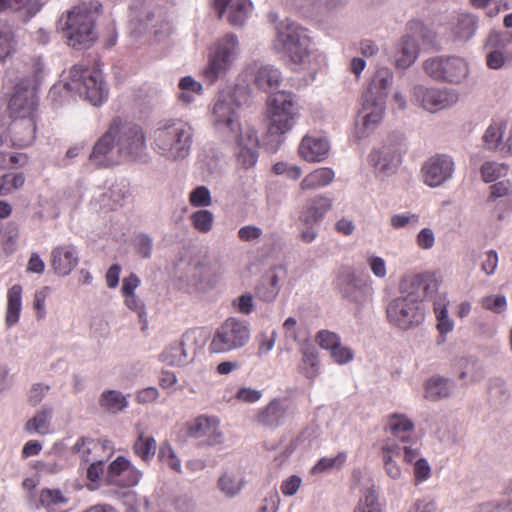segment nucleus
Instances as JSON below:
<instances>
[{
  "label": "nucleus",
  "mask_w": 512,
  "mask_h": 512,
  "mask_svg": "<svg viewBox=\"0 0 512 512\" xmlns=\"http://www.w3.org/2000/svg\"><path fill=\"white\" fill-rule=\"evenodd\" d=\"M385 111V101H373L364 96V102L356 121L354 137L358 140L368 137L378 126Z\"/></svg>",
  "instance_id": "18"
},
{
  "label": "nucleus",
  "mask_w": 512,
  "mask_h": 512,
  "mask_svg": "<svg viewBox=\"0 0 512 512\" xmlns=\"http://www.w3.org/2000/svg\"><path fill=\"white\" fill-rule=\"evenodd\" d=\"M79 263L78 248L71 243H63L51 250L50 265L58 276H68Z\"/></svg>",
  "instance_id": "21"
},
{
  "label": "nucleus",
  "mask_w": 512,
  "mask_h": 512,
  "mask_svg": "<svg viewBox=\"0 0 512 512\" xmlns=\"http://www.w3.org/2000/svg\"><path fill=\"white\" fill-rule=\"evenodd\" d=\"M36 106L35 91L33 89H22L20 86H17L15 93L9 101L8 108L12 117L20 118V121L15 123L14 128H25L28 130L26 137L20 139L23 145H28L35 139L36 124L33 113L36 110Z\"/></svg>",
  "instance_id": "11"
},
{
  "label": "nucleus",
  "mask_w": 512,
  "mask_h": 512,
  "mask_svg": "<svg viewBox=\"0 0 512 512\" xmlns=\"http://www.w3.org/2000/svg\"><path fill=\"white\" fill-rule=\"evenodd\" d=\"M141 477L142 472L136 469L134 466H132L129 462L121 476H119L115 480H112V485L122 488L133 487L139 483Z\"/></svg>",
  "instance_id": "52"
},
{
  "label": "nucleus",
  "mask_w": 512,
  "mask_h": 512,
  "mask_svg": "<svg viewBox=\"0 0 512 512\" xmlns=\"http://www.w3.org/2000/svg\"><path fill=\"white\" fill-rule=\"evenodd\" d=\"M238 45L235 34H227L216 43L204 69V76L211 84L223 77L232 67L238 55Z\"/></svg>",
  "instance_id": "12"
},
{
  "label": "nucleus",
  "mask_w": 512,
  "mask_h": 512,
  "mask_svg": "<svg viewBox=\"0 0 512 512\" xmlns=\"http://www.w3.org/2000/svg\"><path fill=\"white\" fill-rule=\"evenodd\" d=\"M67 501L68 499L59 489H43L40 494V503L47 508L64 504Z\"/></svg>",
  "instance_id": "60"
},
{
  "label": "nucleus",
  "mask_w": 512,
  "mask_h": 512,
  "mask_svg": "<svg viewBox=\"0 0 512 512\" xmlns=\"http://www.w3.org/2000/svg\"><path fill=\"white\" fill-rule=\"evenodd\" d=\"M201 336V331L197 329L187 330L179 342L172 343L160 354V360L170 366H184L190 363L196 351L202 346Z\"/></svg>",
  "instance_id": "14"
},
{
  "label": "nucleus",
  "mask_w": 512,
  "mask_h": 512,
  "mask_svg": "<svg viewBox=\"0 0 512 512\" xmlns=\"http://www.w3.org/2000/svg\"><path fill=\"white\" fill-rule=\"evenodd\" d=\"M285 277V271L273 268L261 276L255 286L256 297L267 303L274 302L281 290L282 280Z\"/></svg>",
  "instance_id": "23"
},
{
  "label": "nucleus",
  "mask_w": 512,
  "mask_h": 512,
  "mask_svg": "<svg viewBox=\"0 0 512 512\" xmlns=\"http://www.w3.org/2000/svg\"><path fill=\"white\" fill-rule=\"evenodd\" d=\"M425 73L438 82L461 84L469 75V64L465 58L451 56H435L423 62Z\"/></svg>",
  "instance_id": "8"
},
{
  "label": "nucleus",
  "mask_w": 512,
  "mask_h": 512,
  "mask_svg": "<svg viewBox=\"0 0 512 512\" xmlns=\"http://www.w3.org/2000/svg\"><path fill=\"white\" fill-rule=\"evenodd\" d=\"M192 126L182 119H165L152 133L154 151L168 161L178 162L189 157L193 144Z\"/></svg>",
  "instance_id": "3"
},
{
  "label": "nucleus",
  "mask_w": 512,
  "mask_h": 512,
  "mask_svg": "<svg viewBox=\"0 0 512 512\" xmlns=\"http://www.w3.org/2000/svg\"><path fill=\"white\" fill-rule=\"evenodd\" d=\"M272 48L302 70L314 73L323 62L322 55L313 47L307 29L291 20L279 23Z\"/></svg>",
  "instance_id": "1"
},
{
  "label": "nucleus",
  "mask_w": 512,
  "mask_h": 512,
  "mask_svg": "<svg viewBox=\"0 0 512 512\" xmlns=\"http://www.w3.org/2000/svg\"><path fill=\"white\" fill-rule=\"evenodd\" d=\"M347 460V454L343 451L339 452L335 457H323L317 461L312 467V474H322L331 470H339L343 467Z\"/></svg>",
  "instance_id": "46"
},
{
  "label": "nucleus",
  "mask_w": 512,
  "mask_h": 512,
  "mask_svg": "<svg viewBox=\"0 0 512 512\" xmlns=\"http://www.w3.org/2000/svg\"><path fill=\"white\" fill-rule=\"evenodd\" d=\"M418 55V40L414 36L406 35L397 45V50L395 53L396 66L398 68L406 69L417 60Z\"/></svg>",
  "instance_id": "30"
},
{
  "label": "nucleus",
  "mask_w": 512,
  "mask_h": 512,
  "mask_svg": "<svg viewBox=\"0 0 512 512\" xmlns=\"http://www.w3.org/2000/svg\"><path fill=\"white\" fill-rule=\"evenodd\" d=\"M133 451L143 461L149 462L156 454L157 442L152 435H147L144 430L138 427Z\"/></svg>",
  "instance_id": "37"
},
{
  "label": "nucleus",
  "mask_w": 512,
  "mask_h": 512,
  "mask_svg": "<svg viewBox=\"0 0 512 512\" xmlns=\"http://www.w3.org/2000/svg\"><path fill=\"white\" fill-rule=\"evenodd\" d=\"M316 341L321 348L329 350L330 352L333 349L335 350L337 345L341 343L340 337L329 330H320L316 335Z\"/></svg>",
  "instance_id": "62"
},
{
  "label": "nucleus",
  "mask_w": 512,
  "mask_h": 512,
  "mask_svg": "<svg viewBox=\"0 0 512 512\" xmlns=\"http://www.w3.org/2000/svg\"><path fill=\"white\" fill-rule=\"evenodd\" d=\"M319 359L315 348L307 347L299 365V371L309 380H314L319 374Z\"/></svg>",
  "instance_id": "42"
},
{
  "label": "nucleus",
  "mask_w": 512,
  "mask_h": 512,
  "mask_svg": "<svg viewBox=\"0 0 512 512\" xmlns=\"http://www.w3.org/2000/svg\"><path fill=\"white\" fill-rule=\"evenodd\" d=\"M393 83V73L388 68L377 70L365 96L373 101H384Z\"/></svg>",
  "instance_id": "33"
},
{
  "label": "nucleus",
  "mask_w": 512,
  "mask_h": 512,
  "mask_svg": "<svg viewBox=\"0 0 512 512\" xmlns=\"http://www.w3.org/2000/svg\"><path fill=\"white\" fill-rule=\"evenodd\" d=\"M506 122L493 120L485 130L482 141L486 150L499 148V138L505 136Z\"/></svg>",
  "instance_id": "44"
},
{
  "label": "nucleus",
  "mask_w": 512,
  "mask_h": 512,
  "mask_svg": "<svg viewBox=\"0 0 512 512\" xmlns=\"http://www.w3.org/2000/svg\"><path fill=\"white\" fill-rule=\"evenodd\" d=\"M497 205L503 204L508 213L512 211V182L510 180H502L490 186V195L488 201H497Z\"/></svg>",
  "instance_id": "40"
},
{
  "label": "nucleus",
  "mask_w": 512,
  "mask_h": 512,
  "mask_svg": "<svg viewBox=\"0 0 512 512\" xmlns=\"http://www.w3.org/2000/svg\"><path fill=\"white\" fill-rule=\"evenodd\" d=\"M52 412V407H42L30 420L26 422L25 431L30 434H47L50 428Z\"/></svg>",
  "instance_id": "39"
},
{
  "label": "nucleus",
  "mask_w": 512,
  "mask_h": 512,
  "mask_svg": "<svg viewBox=\"0 0 512 512\" xmlns=\"http://www.w3.org/2000/svg\"><path fill=\"white\" fill-rule=\"evenodd\" d=\"M481 307L494 314H503L508 308V301L504 294H490L480 299Z\"/></svg>",
  "instance_id": "50"
},
{
  "label": "nucleus",
  "mask_w": 512,
  "mask_h": 512,
  "mask_svg": "<svg viewBox=\"0 0 512 512\" xmlns=\"http://www.w3.org/2000/svg\"><path fill=\"white\" fill-rule=\"evenodd\" d=\"M124 297L125 305L135 313H137L140 322L147 324L146 311L144 302L136 295H126Z\"/></svg>",
  "instance_id": "63"
},
{
  "label": "nucleus",
  "mask_w": 512,
  "mask_h": 512,
  "mask_svg": "<svg viewBox=\"0 0 512 512\" xmlns=\"http://www.w3.org/2000/svg\"><path fill=\"white\" fill-rule=\"evenodd\" d=\"M454 381L438 375L432 376L425 384V398L436 401L452 394Z\"/></svg>",
  "instance_id": "34"
},
{
  "label": "nucleus",
  "mask_w": 512,
  "mask_h": 512,
  "mask_svg": "<svg viewBox=\"0 0 512 512\" xmlns=\"http://www.w3.org/2000/svg\"><path fill=\"white\" fill-rule=\"evenodd\" d=\"M111 122H117L115 140L118 154L128 161H145L148 151L143 129L137 124L123 122L120 118Z\"/></svg>",
  "instance_id": "7"
},
{
  "label": "nucleus",
  "mask_w": 512,
  "mask_h": 512,
  "mask_svg": "<svg viewBox=\"0 0 512 512\" xmlns=\"http://www.w3.org/2000/svg\"><path fill=\"white\" fill-rule=\"evenodd\" d=\"M293 449L300 448L304 451L320 447V429L317 426L306 427L291 443Z\"/></svg>",
  "instance_id": "41"
},
{
  "label": "nucleus",
  "mask_w": 512,
  "mask_h": 512,
  "mask_svg": "<svg viewBox=\"0 0 512 512\" xmlns=\"http://www.w3.org/2000/svg\"><path fill=\"white\" fill-rule=\"evenodd\" d=\"M434 312L437 318V328L441 334H447L454 328L453 321L448 316L445 297H439L434 302Z\"/></svg>",
  "instance_id": "47"
},
{
  "label": "nucleus",
  "mask_w": 512,
  "mask_h": 512,
  "mask_svg": "<svg viewBox=\"0 0 512 512\" xmlns=\"http://www.w3.org/2000/svg\"><path fill=\"white\" fill-rule=\"evenodd\" d=\"M18 238V226L13 222H8L2 229V243L5 252L13 253L16 250Z\"/></svg>",
  "instance_id": "53"
},
{
  "label": "nucleus",
  "mask_w": 512,
  "mask_h": 512,
  "mask_svg": "<svg viewBox=\"0 0 512 512\" xmlns=\"http://www.w3.org/2000/svg\"><path fill=\"white\" fill-rule=\"evenodd\" d=\"M480 17L470 12L458 13L450 23V34L455 42H468L477 33Z\"/></svg>",
  "instance_id": "24"
},
{
  "label": "nucleus",
  "mask_w": 512,
  "mask_h": 512,
  "mask_svg": "<svg viewBox=\"0 0 512 512\" xmlns=\"http://www.w3.org/2000/svg\"><path fill=\"white\" fill-rule=\"evenodd\" d=\"M243 486L244 478L234 471H226L218 479V487L227 498L236 497Z\"/></svg>",
  "instance_id": "38"
},
{
  "label": "nucleus",
  "mask_w": 512,
  "mask_h": 512,
  "mask_svg": "<svg viewBox=\"0 0 512 512\" xmlns=\"http://www.w3.org/2000/svg\"><path fill=\"white\" fill-rule=\"evenodd\" d=\"M249 323L235 317L226 319L215 331L211 353H226L244 347L250 339Z\"/></svg>",
  "instance_id": "9"
},
{
  "label": "nucleus",
  "mask_w": 512,
  "mask_h": 512,
  "mask_svg": "<svg viewBox=\"0 0 512 512\" xmlns=\"http://www.w3.org/2000/svg\"><path fill=\"white\" fill-rule=\"evenodd\" d=\"M289 416L290 412L287 400L274 398L265 407L259 409L255 420L257 424L261 426L277 428L281 426Z\"/></svg>",
  "instance_id": "22"
},
{
  "label": "nucleus",
  "mask_w": 512,
  "mask_h": 512,
  "mask_svg": "<svg viewBox=\"0 0 512 512\" xmlns=\"http://www.w3.org/2000/svg\"><path fill=\"white\" fill-rule=\"evenodd\" d=\"M117 122H111L108 130L96 141L89 154V162L97 168H107L117 164L114 155L116 147L115 131Z\"/></svg>",
  "instance_id": "19"
},
{
  "label": "nucleus",
  "mask_w": 512,
  "mask_h": 512,
  "mask_svg": "<svg viewBox=\"0 0 512 512\" xmlns=\"http://www.w3.org/2000/svg\"><path fill=\"white\" fill-rule=\"evenodd\" d=\"M267 117L269 125L264 145L269 151L275 152L283 142V135L293 128L299 118V106L295 96L286 91L269 96Z\"/></svg>",
  "instance_id": "4"
},
{
  "label": "nucleus",
  "mask_w": 512,
  "mask_h": 512,
  "mask_svg": "<svg viewBox=\"0 0 512 512\" xmlns=\"http://www.w3.org/2000/svg\"><path fill=\"white\" fill-rule=\"evenodd\" d=\"M414 423L405 414L393 413L389 415L385 431L391 435L387 440L397 443H410L413 440Z\"/></svg>",
  "instance_id": "28"
},
{
  "label": "nucleus",
  "mask_w": 512,
  "mask_h": 512,
  "mask_svg": "<svg viewBox=\"0 0 512 512\" xmlns=\"http://www.w3.org/2000/svg\"><path fill=\"white\" fill-rule=\"evenodd\" d=\"M437 287L436 281L430 279L423 274H408L405 275L400 282V292L402 296H414L417 301H421L428 297L430 291L435 290Z\"/></svg>",
  "instance_id": "26"
},
{
  "label": "nucleus",
  "mask_w": 512,
  "mask_h": 512,
  "mask_svg": "<svg viewBox=\"0 0 512 512\" xmlns=\"http://www.w3.org/2000/svg\"><path fill=\"white\" fill-rule=\"evenodd\" d=\"M127 191L124 186L121 185H113L108 191L103 195V201H106L108 198L111 202L107 203L110 209H116L118 206H122L123 202L126 198Z\"/></svg>",
  "instance_id": "61"
},
{
  "label": "nucleus",
  "mask_w": 512,
  "mask_h": 512,
  "mask_svg": "<svg viewBox=\"0 0 512 512\" xmlns=\"http://www.w3.org/2000/svg\"><path fill=\"white\" fill-rule=\"evenodd\" d=\"M335 177L331 168H319L309 173L300 183L302 191L315 190L329 185Z\"/></svg>",
  "instance_id": "36"
},
{
  "label": "nucleus",
  "mask_w": 512,
  "mask_h": 512,
  "mask_svg": "<svg viewBox=\"0 0 512 512\" xmlns=\"http://www.w3.org/2000/svg\"><path fill=\"white\" fill-rule=\"evenodd\" d=\"M12 9L24 12L26 20L34 17L42 8L40 0H11Z\"/></svg>",
  "instance_id": "59"
},
{
  "label": "nucleus",
  "mask_w": 512,
  "mask_h": 512,
  "mask_svg": "<svg viewBox=\"0 0 512 512\" xmlns=\"http://www.w3.org/2000/svg\"><path fill=\"white\" fill-rule=\"evenodd\" d=\"M214 7L219 18L228 13V22L233 26H242L252 8L250 0H214Z\"/></svg>",
  "instance_id": "27"
},
{
  "label": "nucleus",
  "mask_w": 512,
  "mask_h": 512,
  "mask_svg": "<svg viewBox=\"0 0 512 512\" xmlns=\"http://www.w3.org/2000/svg\"><path fill=\"white\" fill-rule=\"evenodd\" d=\"M100 406L110 413H118L127 407L125 396L116 390H106L101 394Z\"/></svg>",
  "instance_id": "43"
},
{
  "label": "nucleus",
  "mask_w": 512,
  "mask_h": 512,
  "mask_svg": "<svg viewBox=\"0 0 512 512\" xmlns=\"http://www.w3.org/2000/svg\"><path fill=\"white\" fill-rule=\"evenodd\" d=\"M189 202L193 207H208L212 204V196L208 187L197 186L189 193Z\"/></svg>",
  "instance_id": "54"
},
{
  "label": "nucleus",
  "mask_w": 512,
  "mask_h": 512,
  "mask_svg": "<svg viewBox=\"0 0 512 512\" xmlns=\"http://www.w3.org/2000/svg\"><path fill=\"white\" fill-rule=\"evenodd\" d=\"M66 90L78 94L94 106L102 105L108 97V89L102 72L84 65H74L69 72V80L64 84Z\"/></svg>",
  "instance_id": "5"
},
{
  "label": "nucleus",
  "mask_w": 512,
  "mask_h": 512,
  "mask_svg": "<svg viewBox=\"0 0 512 512\" xmlns=\"http://www.w3.org/2000/svg\"><path fill=\"white\" fill-rule=\"evenodd\" d=\"M509 170V166L505 163L496 161H486L480 168L482 180L486 183L494 182L498 178L505 176Z\"/></svg>",
  "instance_id": "48"
},
{
  "label": "nucleus",
  "mask_w": 512,
  "mask_h": 512,
  "mask_svg": "<svg viewBox=\"0 0 512 512\" xmlns=\"http://www.w3.org/2000/svg\"><path fill=\"white\" fill-rule=\"evenodd\" d=\"M455 172V162L448 154H436L428 158L422 168L421 175L423 182L436 188L451 180Z\"/></svg>",
  "instance_id": "16"
},
{
  "label": "nucleus",
  "mask_w": 512,
  "mask_h": 512,
  "mask_svg": "<svg viewBox=\"0 0 512 512\" xmlns=\"http://www.w3.org/2000/svg\"><path fill=\"white\" fill-rule=\"evenodd\" d=\"M335 290L350 303L363 304L373 293L372 280L357 273L353 266L344 265L335 272Z\"/></svg>",
  "instance_id": "6"
},
{
  "label": "nucleus",
  "mask_w": 512,
  "mask_h": 512,
  "mask_svg": "<svg viewBox=\"0 0 512 512\" xmlns=\"http://www.w3.org/2000/svg\"><path fill=\"white\" fill-rule=\"evenodd\" d=\"M384 471L393 480L402 478V469L397 459L401 457V446L399 443L386 440L382 447Z\"/></svg>",
  "instance_id": "31"
},
{
  "label": "nucleus",
  "mask_w": 512,
  "mask_h": 512,
  "mask_svg": "<svg viewBox=\"0 0 512 512\" xmlns=\"http://www.w3.org/2000/svg\"><path fill=\"white\" fill-rule=\"evenodd\" d=\"M240 148L237 159L238 162L244 168L253 167L258 160V147H259V139L257 133L253 127L246 126L245 128H241L239 126V130L236 133H231Z\"/></svg>",
  "instance_id": "20"
},
{
  "label": "nucleus",
  "mask_w": 512,
  "mask_h": 512,
  "mask_svg": "<svg viewBox=\"0 0 512 512\" xmlns=\"http://www.w3.org/2000/svg\"><path fill=\"white\" fill-rule=\"evenodd\" d=\"M15 37L11 27L0 21V61L10 57L15 51Z\"/></svg>",
  "instance_id": "45"
},
{
  "label": "nucleus",
  "mask_w": 512,
  "mask_h": 512,
  "mask_svg": "<svg viewBox=\"0 0 512 512\" xmlns=\"http://www.w3.org/2000/svg\"><path fill=\"white\" fill-rule=\"evenodd\" d=\"M414 296H398L386 308L388 322L403 331L419 326L425 318V308Z\"/></svg>",
  "instance_id": "10"
},
{
  "label": "nucleus",
  "mask_w": 512,
  "mask_h": 512,
  "mask_svg": "<svg viewBox=\"0 0 512 512\" xmlns=\"http://www.w3.org/2000/svg\"><path fill=\"white\" fill-rule=\"evenodd\" d=\"M158 458L175 472H182L181 460L177 457L174 449L168 441L161 443L158 451Z\"/></svg>",
  "instance_id": "51"
},
{
  "label": "nucleus",
  "mask_w": 512,
  "mask_h": 512,
  "mask_svg": "<svg viewBox=\"0 0 512 512\" xmlns=\"http://www.w3.org/2000/svg\"><path fill=\"white\" fill-rule=\"evenodd\" d=\"M50 386L44 383H34L28 391V403L35 407L39 405L48 394Z\"/></svg>",
  "instance_id": "64"
},
{
  "label": "nucleus",
  "mask_w": 512,
  "mask_h": 512,
  "mask_svg": "<svg viewBox=\"0 0 512 512\" xmlns=\"http://www.w3.org/2000/svg\"><path fill=\"white\" fill-rule=\"evenodd\" d=\"M22 309V287L13 285L7 293V309L5 323L8 327L15 325L20 318Z\"/></svg>",
  "instance_id": "35"
},
{
  "label": "nucleus",
  "mask_w": 512,
  "mask_h": 512,
  "mask_svg": "<svg viewBox=\"0 0 512 512\" xmlns=\"http://www.w3.org/2000/svg\"><path fill=\"white\" fill-rule=\"evenodd\" d=\"M102 5L97 0H82L60 19L67 44L74 49H87L98 38L95 23Z\"/></svg>",
  "instance_id": "2"
},
{
  "label": "nucleus",
  "mask_w": 512,
  "mask_h": 512,
  "mask_svg": "<svg viewBox=\"0 0 512 512\" xmlns=\"http://www.w3.org/2000/svg\"><path fill=\"white\" fill-rule=\"evenodd\" d=\"M509 45L508 32L491 30L485 40V47L491 50L503 51Z\"/></svg>",
  "instance_id": "57"
},
{
  "label": "nucleus",
  "mask_w": 512,
  "mask_h": 512,
  "mask_svg": "<svg viewBox=\"0 0 512 512\" xmlns=\"http://www.w3.org/2000/svg\"><path fill=\"white\" fill-rule=\"evenodd\" d=\"M214 418L198 417L188 425V436L196 439L205 438Z\"/></svg>",
  "instance_id": "55"
},
{
  "label": "nucleus",
  "mask_w": 512,
  "mask_h": 512,
  "mask_svg": "<svg viewBox=\"0 0 512 512\" xmlns=\"http://www.w3.org/2000/svg\"><path fill=\"white\" fill-rule=\"evenodd\" d=\"M24 183L25 177L22 173L4 175L0 184V195L10 194L14 190L21 188Z\"/></svg>",
  "instance_id": "58"
},
{
  "label": "nucleus",
  "mask_w": 512,
  "mask_h": 512,
  "mask_svg": "<svg viewBox=\"0 0 512 512\" xmlns=\"http://www.w3.org/2000/svg\"><path fill=\"white\" fill-rule=\"evenodd\" d=\"M459 98L457 90L447 87L417 84L411 90V102L430 113L453 107Z\"/></svg>",
  "instance_id": "13"
},
{
  "label": "nucleus",
  "mask_w": 512,
  "mask_h": 512,
  "mask_svg": "<svg viewBox=\"0 0 512 512\" xmlns=\"http://www.w3.org/2000/svg\"><path fill=\"white\" fill-rule=\"evenodd\" d=\"M402 150V138L398 135H390L380 149L370 153L369 159L378 172L390 175L401 163Z\"/></svg>",
  "instance_id": "17"
},
{
  "label": "nucleus",
  "mask_w": 512,
  "mask_h": 512,
  "mask_svg": "<svg viewBox=\"0 0 512 512\" xmlns=\"http://www.w3.org/2000/svg\"><path fill=\"white\" fill-rule=\"evenodd\" d=\"M330 143L327 138L322 136H305L299 146L300 155L309 162H320L324 160L329 153Z\"/></svg>",
  "instance_id": "29"
},
{
  "label": "nucleus",
  "mask_w": 512,
  "mask_h": 512,
  "mask_svg": "<svg viewBox=\"0 0 512 512\" xmlns=\"http://www.w3.org/2000/svg\"><path fill=\"white\" fill-rule=\"evenodd\" d=\"M190 221L195 230L209 233L213 228L214 215L211 211L200 209L190 215Z\"/></svg>",
  "instance_id": "49"
},
{
  "label": "nucleus",
  "mask_w": 512,
  "mask_h": 512,
  "mask_svg": "<svg viewBox=\"0 0 512 512\" xmlns=\"http://www.w3.org/2000/svg\"><path fill=\"white\" fill-rule=\"evenodd\" d=\"M239 107L231 92H221L212 109V122L215 128L223 133H236L240 126Z\"/></svg>",
  "instance_id": "15"
},
{
  "label": "nucleus",
  "mask_w": 512,
  "mask_h": 512,
  "mask_svg": "<svg viewBox=\"0 0 512 512\" xmlns=\"http://www.w3.org/2000/svg\"><path fill=\"white\" fill-rule=\"evenodd\" d=\"M282 82L281 71L273 65H255L254 83L264 91L277 89Z\"/></svg>",
  "instance_id": "32"
},
{
  "label": "nucleus",
  "mask_w": 512,
  "mask_h": 512,
  "mask_svg": "<svg viewBox=\"0 0 512 512\" xmlns=\"http://www.w3.org/2000/svg\"><path fill=\"white\" fill-rule=\"evenodd\" d=\"M355 512H383L378 497L373 489L367 490L364 497L359 501Z\"/></svg>",
  "instance_id": "56"
},
{
  "label": "nucleus",
  "mask_w": 512,
  "mask_h": 512,
  "mask_svg": "<svg viewBox=\"0 0 512 512\" xmlns=\"http://www.w3.org/2000/svg\"><path fill=\"white\" fill-rule=\"evenodd\" d=\"M333 201L325 195H317L306 200L299 220L304 225H318L332 209Z\"/></svg>",
  "instance_id": "25"
}]
</instances>
